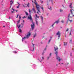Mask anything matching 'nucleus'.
<instances>
[{
  "instance_id": "nucleus-1",
  "label": "nucleus",
  "mask_w": 74,
  "mask_h": 74,
  "mask_svg": "<svg viewBox=\"0 0 74 74\" xmlns=\"http://www.w3.org/2000/svg\"><path fill=\"white\" fill-rule=\"evenodd\" d=\"M54 49L55 51L56 52L55 53V54L56 55V59H57L58 61H59V62H60L61 60V59H60V58L58 56V51H57V50L58 49V47L56 46L54 47Z\"/></svg>"
},
{
  "instance_id": "nucleus-2",
  "label": "nucleus",
  "mask_w": 74,
  "mask_h": 74,
  "mask_svg": "<svg viewBox=\"0 0 74 74\" xmlns=\"http://www.w3.org/2000/svg\"><path fill=\"white\" fill-rule=\"evenodd\" d=\"M30 16H28V19H30V21H31L32 24L31 25V30H33V29H34V26H35L34 25V23L33 22V19H32V17L31 16V15H30Z\"/></svg>"
},
{
  "instance_id": "nucleus-3",
  "label": "nucleus",
  "mask_w": 74,
  "mask_h": 74,
  "mask_svg": "<svg viewBox=\"0 0 74 74\" xmlns=\"http://www.w3.org/2000/svg\"><path fill=\"white\" fill-rule=\"evenodd\" d=\"M34 3L36 5V9L39 12H40V13H41V12H40V6L36 2V0H34Z\"/></svg>"
},
{
  "instance_id": "nucleus-4",
  "label": "nucleus",
  "mask_w": 74,
  "mask_h": 74,
  "mask_svg": "<svg viewBox=\"0 0 74 74\" xmlns=\"http://www.w3.org/2000/svg\"><path fill=\"white\" fill-rule=\"evenodd\" d=\"M74 8H72L71 10V14H69L68 16V17H70V18H72V16H74Z\"/></svg>"
},
{
  "instance_id": "nucleus-5",
  "label": "nucleus",
  "mask_w": 74,
  "mask_h": 74,
  "mask_svg": "<svg viewBox=\"0 0 74 74\" xmlns=\"http://www.w3.org/2000/svg\"><path fill=\"white\" fill-rule=\"evenodd\" d=\"M30 35H31V34L29 32L28 34H27V35L26 36V37H24L22 39V41H23V40H25L27 38H29V37H30Z\"/></svg>"
},
{
  "instance_id": "nucleus-6",
  "label": "nucleus",
  "mask_w": 74,
  "mask_h": 74,
  "mask_svg": "<svg viewBox=\"0 0 74 74\" xmlns=\"http://www.w3.org/2000/svg\"><path fill=\"white\" fill-rule=\"evenodd\" d=\"M60 34H60V31H58L56 33V35L58 36V38H59L60 37Z\"/></svg>"
},
{
  "instance_id": "nucleus-7",
  "label": "nucleus",
  "mask_w": 74,
  "mask_h": 74,
  "mask_svg": "<svg viewBox=\"0 0 74 74\" xmlns=\"http://www.w3.org/2000/svg\"><path fill=\"white\" fill-rule=\"evenodd\" d=\"M33 8L32 9V10L34 11V13H36V11L35 10V9H34V5H33Z\"/></svg>"
},
{
  "instance_id": "nucleus-8",
  "label": "nucleus",
  "mask_w": 74,
  "mask_h": 74,
  "mask_svg": "<svg viewBox=\"0 0 74 74\" xmlns=\"http://www.w3.org/2000/svg\"><path fill=\"white\" fill-rule=\"evenodd\" d=\"M35 16H36L35 19H37V18H40V17H39V16H37V14H35Z\"/></svg>"
},
{
  "instance_id": "nucleus-9",
  "label": "nucleus",
  "mask_w": 74,
  "mask_h": 74,
  "mask_svg": "<svg viewBox=\"0 0 74 74\" xmlns=\"http://www.w3.org/2000/svg\"><path fill=\"white\" fill-rule=\"evenodd\" d=\"M59 22V20H58L56 21L55 23H54V24H55V23H57L58 24V23Z\"/></svg>"
},
{
  "instance_id": "nucleus-10",
  "label": "nucleus",
  "mask_w": 74,
  "mask_h": 74,
  "mask_svg": "<svg viewBox=\"0 0 74 74\" xmlns=\"http://www.w3.org/2000/svg\"><path fill=\"white\" fill-rule=\"evenodd\" d=\"M32 44L33 45V51H34V44H33V42H32Z\"/></svg>"
},
{
  "instance_id": "nucleus-11",
  "label": "nucleus",
  "mask_w": 74,
  "mask_h": 74,
  "mask_svg": "<svg viewBox=\"0 0 74 74\" xmlns=\"http://www.w3.org/2000/svg\"><path fill=\"white\" fill-rule=\"evenodd\" d=\"M30 5V3H28L27 4V7H29V5Z\"/></svg>"
},
{
  "instance_id": "nucleus-12",
  "label": "nucleus",
  "mask_w": 74,
  "mask_h": 74,
  "mask_svg": "<svg viewBox=\"0 0 74 74\" xmlns=\"http://www.w3.org/2000/svg\"><path fill=\"white\" fill-rule=\"evenodd\" d=\"M40 18H41L42 19V22H43V17L42 16H40Z\"/></svg>"
},
{
  "instance_id": "nucleus-13",
  "label": "nucleus",
  "mask_w": 74,
  "mask_h": 74,
  "mask_svg": "<svg viewBox=\"0 0 74 74\" xmlns=\"http://www.w3.org/2000/svg\"><path fill=\"white\" fill-rule=\"evenodd\" d=\"M48 8L50 10H52V8L51 6L49 7Z\"/></svg>"
},
{
  "instance_id": "nucleus-14",
  "label": "nucleus",
  "mask_w": 74,
  "mask_h": 74,
  "mask_svg": "<svg viewBox=\"0 0 74 74\" xmlns=\"http://www.w3.org/2000/svg\"><path fill=\"white\" fill-rule=\"evenodd\" d=\"M64 46L66 45V46L67 45V42H64Z\"/></svg>"
},
{
  "instance_id": "nucleus-15",
  "label": "nucleus",
  "mask_w": 74,
  "mask_h": 74,
  "mask_svg": "<svg viewBox=\"0 0 74 74\" xmlns=\"http://www.w3.org/2000/svg\"><path fill=\"white\" fill-rule=\"evenodd\" d=\"M73 5L72 4V3H71V5H70L69 6V7H70V8H72V6H71V5Z\"/></svg>"
},
{
  "instance_id": "nucleus-16",
  "label": "nucleus",
  "mask_w": 74,
  "mask_h": 74,
  "mask_svg": "<svg viewBox=\"0 0 74 74\" xmlns=\"http://www.w3.org/2000/svg\"><path fill=\"white\" fill-rule=\"evenodd\" d=\"M36 35H37V34H36V33H35V34L34 36V37H35L36 36Z\"/></svg>"
},
{
  "instance_id": "nucleus-17",
  "label": "nucleus",
  "mask_w": 74,
  "mask_h": 74,
  "mask_svg": "<svg viewBox=\"0 0 74 74\" xmlns=\"http://www.w3.org/2000/svg\"><path fill=\"white\" fill-rule=\"evenodd\" d=\"M37 19H36V23L37 24V25H38V22H37Z\"/></svg>"
},
{
  "instance_id": "nucleus-18",
  "label": "nucleus",
  "mask_w": 74,
  "mask_h": 74,
  "mask_svg": "<svg viewBox=\"0 0 74 74\" xmlns=\"http://www.w3.org/2000/svg\"><path fill=\"white\" fill-rule=\"evenodd\" d=\"M19 32H20V33H21L22 32V30H21V29H19Z\"/></svg>"
},
{
  "instance_id": "nucleus-19",
  "label": "nucleus",
  "mask_w": 74,
  "mask_h": 74,
  "mask_svg": "<svg viewBox=\"0 0 74 74\" xmlns=\"http://www.w3.org/2000/svg\"><path fill=\"white\" fill-rule=\"evenodd\" d=\"M13 2H14V1H13L10 4H11V5L10 7V8H11V5H12V3H13Z\"/></svg>"
},
{
  "instance_id": "nucleus-20",
  "label": "nucleus",
  "mask_w": 74,
  "mask_h": 74,
  "mask_svg": "<svg viewBox=\"0 0 74 74\" xmlns=\"http://www.w3.org/2000/svg\"><path fill=\"white\" fill-rule=\"evenodd\" d=\"M25 14H26V15H29V13H27V12H26Z\"/></svg>"
},
{
  "instance_id": "nucleus-21",
  "label": "nucleus",
  "mask_w": 74,
  "mask_h": 74,
  "mask_svg": "<svg viewBox=\"0 0 74 74\" xmlns=\"http://www.w3.org/2000/svg\"><path fill=\"white\" fill-rule=\"evenodd\" d=\"M72 42V40L71 39L69 41V43H71Z\"/></svg>"
},
{
  "instance_id": "nucleus-22",
  "label": "nucleus",
  "mask_w": 74,
  "mask_h": 74,
  "mask_svg": "<svg viewBox=\"0 0 74 74\" xmlns=\"http://www.w3.org/2000/svg\"><path fill=\"white\" fill-rule=\"evenodd\" d=\"M20 20H18V21L17 22V23L18 24V23H20Z\"/></svg>"
},
{
  "instance_id": "nucleus-23",
  "label": "nucleus",
  "mask_w": 74,
  "mask_h": 74,
  "mask_svg": "<svg viewBox=\"0 0 74 74\" xmlns=\"http://www.w3.org/2000/svg\"><path fill=\"white\" fill-rule=\"evenodd\" d=\"M68 20H69V21L70 22H72V20H69V18H68Z\"/></svg>"
},
{
  "instance_id": "nucleus-24",
  "label": "nucleus",
  "mask_w": 74,
  "mask_h": 74,
  "mask_svg": "<svg viewBox=\"0 0 74 74\" xmlns=\"http://www.w3.org/2000/svg\"><path fill=\"white\" fill-rule=\"evenodd\" d=\"M19 5H18V6L16 7V8H19Z\"/></svg>"
},
{
  "instance_id": "nucleus-25",
  "label": "nucleus",
  "mask_w": 74,
  "mask_h": 74,
  "mask_svg": "<svg viewBox=\"0 0 74 74\" xmlns=\"http://www.w3.org/2000/svg\"><path fill=\"white\" fill-rule=\"evenodd\" d=\"M41 9H42V10L44 11V8L43 7H42L41 8Z\"/></svg>"
},
{
  "instance_id": "nucleus-26",
  "label": "nucleus",
  "mask_w": 74,
  "mask_h": 74,
  "mask_svg": "<svg viewBox=\"0 0 74 74\" xmlns=\"http://www.w3.org/2000/svg\"><path fill=\"white\" fill-rule=\"evenodd\" d=\"M21 25H19L18 26V28H19V27H21Z\"/></svg>"
},
{
  "instance_id": "nucleus-27",
  "label": "nucleus",
  "mask_w": 74,
  "mask_h": 74,
  "mask_svg": "<svg viewBox=\"0 0 74 74\" xmlns=\"http://www.w3.org/2000/svg\"><path fill=\"white\" fill-rule=\"evenodd\" d=\"M17 3L18 4V5H19V6H20V5H21V4H19V3H18V2H17Z\"/></svg>"
},
{
  "instance_id": "nucleus-28",
  "label": "nucleus",
  "mask_w": 74,
  "mask_h": 74,
  "mask_svg": "<svg viewBox=\"0 0 74 74\" xmlns=\"http://www.w3.org/2000/svg\"><path fill=\"white\" fill-rule=\"evenodd\" d=\"M60 12H63V10H60Z\"/></svg>"
},
{
  "instance_id": "nucleus-29",
  "label": "nucleus",
  "mask_w": 74,
  "mask_h": 74,
  "mask_svg": "<svg viewBox=\"0 0 74 74\" xmlns=\"http://www.w3.org/2000/svg\"><path fill=\"white\" fill-rule=\"evenodd\" d=\"M29 12L30 13L31 12V10L30 9H29Z\"/></svg>"
},
{
  "instance_id": "nucleus-30",
  "label": "nucleus",
  "mask_w": 74,
  "mask_h": 74,
  "mask_svg": "<svg viewBox=\"0 0 74 74\" xmlns=\"http://www.w3.org/2000/svg\"><path fill=\"white\" fill-rule=\"evenodd\" d=\"M42 59L43 60H44V58L43 57H42Z\"/></svg>"
},
{
  "instance_id": "nucleus-31",
  "label": "nucleus",
  "mask_w": 74,
  "mask_h": 74,
  "mask_svg": "<svg viewBox=\"0 0 74 74\" xmlns=\"http://www.w3.org/2000/svg\"><path fill=\"white\" fill-rule=\"evenodd\" d=\"M24 22L23 23V24L22 23H21V24L22 25V26H23L24 25Z\"/></svg>"
},
{
  "instance_id": "nucleus-32",
  "label": "nucleus",
  "mask_w": 74,
  "mask_h": 74,
  "mask_svg": "<svg viewBox=\"0 0 74 74\" xmlns=\"http://www.w3.org/2000/svg\"><path fill=\"white\" fill-rule=\"evenodd\" d=\"M51 39L49 40V41L48 43H49V42H50L51 41Z\"/></svg>"
},
{
  "instance_id": "nucleus-33",
  "label": "nucleus",
  "mask_w": 74,
  "mask_h": 74,
  "mask_svg": "<svg viewBox=\"0 0 74 74\" xmlns=\"http://www.w3.org/2000/svg\"><path fill=\"white\" fill-rule=\"evenodd\" d=\"M68 31H69V29L67 28V29L66 30V31L68 32Z\"/></svg>"
},
{
  "instance_id": "nucleus-34",
  "label": "nucleus",
  "mask_w": 74,
  "mask_h": 74,
  "mask_svg": "<svg viewBox=\"0 0 74 74\" xmlns=\"http://www.w3.org/2000/svg\"><path fill=\"white\" fill-rule=\"evenodd\" d=\"M52 55V53H50L49 54L50 56H51V55Z\"/></svg>"
},
{
  "instance_id": "nucleus-35",
  "label": "nucleus",
  "mask_w": 74,
  "mask_h": 74,
  "mask_svg": "<svg viewBox=\"0 0 74 74\" xmlns=\"http://www.w3.org/2000/svg\"><path fill=\"white\" fill-rule=\"evenodd\" d=\"M14 53H17V52H16V51H14Z\"/></svg>"
},
{
  "instance_id": "nucleus-36",
  "label": "nucleus",
  "mask_w": 74,
  "mask_h": 74,
  "mask_svg": "<svg viewBox=\"0 0 74 74\" xmlns=\"http://www.w3.org/2000/svg\"><path fill=\"white\" fill-rule=\"evenodd\" d=\"M70 35H71V31L70 32Z\"/></svg>"
},
{
  "instance_id": "nucleus-37",
  "label": "nucleus",
  "mask_w": 74,
  "mask_h": 74,
  "mask_svg": "<svg viewBox=\"0 0 74 74\" xmlns=\"http://www.w3.org/2000/svg\"><path fill=\"white\" fill-rule=\"evenodd\" d=\"M12 10L14 11H15V10L13 9V8H12Z\"/></svg>"
},
{
  "instance_id": "nucleus-38",
  "label": "nucleus",
  "mask_w": 74,
  "mask_h": 74,
  "mask_svg": "<svg viewBox=\"0 0 74 74\" xmlns=\"http://www.w3.org/2000/svg\"><path fill=\"white\" fill-rule=\"evenodd\" d=\"M19 15L18 14L17 16H16V18H18V16Z\"/></svg>"
},
{
  "instance_id": "nucleus-39",
  "label": "nucleus",
  "mask_w": 74,
  "mask_h": 74,
  "mask_svg": "<svg viewBox=\"0 0 74 74\" xmlns=\"http://www.w3.org/2000/svg\"><path fill=\"white\" fill-rule=\"evenodd\" d=\"M70 56H72V54L71 53L70 54Z\"/></svg>"
},
{
  "instance_id": "nucleus-40",
  "label": "nucleus",
  "mask_w": 74,
  "mask_h": 74,
  "mask_svg": "<svg viewBox=\"0 0 74 74\" xmlns=\"http://www.w3.org/2000/svg\"><path fill=\"white\" fill-rule=\"evenodd\" d=\"M23 19H24V18H25V16H24V17H23Z\"/></svg>"
},
{
  "instance_id": "nucleus-41",
  "label": "nucleus",
  "mask_w": 74,
  "mask_h": 74,
  "mask_svg": "<svg viewBox=\"0 0 74 74\" xmlns=\"http://www.w3.org/2000/svg\"><path fill=\"white\" fill-rule=\"evenodd\" d=\"M11 12H12V13H14V11H12Z\"/></svg>"
},
{
  "instance_id": "nucleus-42",
  "label": "nucleus",
  "mask_w": 74,
  "mask_h": 74,
  "mask_svg": "<svg viewBox=\"0 0 74 74\" xmlns=\"http://www.w3.org/2000/svg\"><path fill=\"white\" fill-rule=\"evenodd\" d=\"M53 25H54V24H53L52 25V27H53Z\"/></svg>"
},
{
  "instance_id": "nucleus-43",
  "label": "nucleus",
  "mask_w": 74,
  "mask_h": 74,
  "mask_svg": "<svg viewBox=\"0 0 74 74\" xmlns=\"http://www.w3.org/2000/svg\"><path fill=\"white\" fill-rule=\"evenodd\" d=\"M46 49H47V48H45V49H44V50L45 51V50H46Z\"/></svg>"
},
{
  "instance_id": "nucleus-44",
  "label": "nucleus",
  "mask_w": 74,
  "mask_h": 74,
  "mask_svg": "<svg viewBox=\"0 0 74 74\" xmlns=\"http://www.w3.org/2000/svg\"><path fill=\"white\" fill-rule=\"evenodd\" d=\"M62 23H63V22H64V21H63L62 20Z\"/></svg>"
},
{
  "instance_id": "nucleus-45",
  "label": "nucleus",
  "mask_w": 74,
  "mask_h": 74,
  "mask_svg": "<svg viewBox=\"0 0 74 74\" xmlns=\"http://www.w3.org/2000/svg\"><path fill=\"white\" fill-rule=\"evenodd\" d=\"M19 18H20V19H21V16H19Z\"/></svg>"
},
{
  "instance_id": "nucleus-46",
  "label": "nucleus",
  "mask_w": 74,
  "mask_h": 74,
  "mask_svg": "<svg viewBox=\"0 0 74 74\" xmlns=\"http://www.w3.org/2000/svg\"><path fill=\"white\" fill-rule=\"evenodd\" d=\"M37 13L38 14H39V13H38V12H37Z\"/></svg>"
},
{
  "instance_id": "nucleus-47",
  "label": "nucleus",
  "mask_w": 74,
  "mask_h": 74,
  "mask_svg": "<svg viewBox=\"0 0 74 74\" xmlns=\"http://www.w3.org/2000/svg\"><path fill=\"white\" fill-rule=\"evenodd\" d=\"M11 3V2H12V0H11V1H10Z\"/></svg>"
},
{
  "instance_id": "nucleus-48",
  "label": "nucleus",
  "mask_w": 74,
  "mask_h": 74,
  "mask_svg": "<svg viewBox=\"0 0 74 74\" xmlns=\"http://www.w3.org/2000/svg\"><path fill=\"white\" fill-rule=\"evenodd\" d=\"M49 57H48L47 58L48 59H49Z\"/></svg>"
},
{
  "instance_id": "nucleus-49",
  "label": "nucleus",
  "mask_w": 74,
  "mask_h": 74,
  "mask_svg": "<svg viewBox=\"0 0 74 74\" xmlns=\"http://www.w3.org/2000/svg\"><path fill=\"white\" fill-rule=\"evenodd\" d=\"M23 26H21V28H22V27H23Z\"/></svg>"
},
{
  "instance_id": "nucleus-50",
  "label": "nucleus",
  "mask_w": 74,
  "mask_h": 74,
  "mask_svg": "<svg viewBox=\"0 0 74 74\" xmlns=\"http://www.w3.org/2000/svg\"><path fill=\"white\" fill-rule=\"evenodd\" d=\"M41 2L42 3H43V1H41Z\"/></svg>"
},
{
  "instance_id": "nucleus-51",
  "label": "nucleus",
  "mask_w": 74,
  "mask_h": 74,
  "mask_svg": "<svg viewBox=\"0 0 74 74\" xmlns=\"http://www.w3.org/2000/svg\"><path fill=\"white\" fill-rule=\"evenodd\" d=\"M15 11H16V12H18L17 10H16Z\"/></svg>"
},
{
  "instance_id": "nucleus-52",
  "label": "nucleus",
  "mask_w": 74,
  "mask_h": 74,
  "mask_svg": "<svg viewBox=\"0 0 74 74\" xmlns=\"http://www.w3.org/2000/svg\"><path fill=\"white\" fill-rule=\"evenodd\" d=\"M9 18L10 19H11V18H10V17H9Z\"/></svg>"
},
{
  "instance_id": "nucleus-53",
  "label": "nucleus",
  "mask_w": 74,
  "mask_h": 74,
  "mask_svg": "<svg viewBox=\"0 0 74 74\" xmlns=\"http://www.w3.org/2000/svg\"><path fill=\"white\" fill-rule=\"evenodd\" d=\"M68 21H67V23H68Z\"/></svg>"
},
{
  "instance_id": "nucleus-54",
  "label": "nucleus",
  "mask_w": 74,
  "mask_h": 74,
  "mask_svg": "<svg viewBox=\"0 0 74 74\" xmlns=\"http://www.w3.org/2000/svg\"><path fill=\"white\" fill-rule=\"evenodd\" d=\"M32 3H33V0H32Z\"/></svg>"
},
{
  "instance_id": "nucleus-55",
  "label": "nucleus",
  "mask_w": 74,
  "mask_h": 74,
  "mask_svg": "<svg viewBox=\"0 0 74 74\" xmlns=\"http://www.w3.org/2000/svg\"><path fill=\"white\" fill-rule=\"evenodd\" d=\"M3 27H5V26H3Z\"/></svg>"
},
{
  "instance_id": "nucleus-56",
  "label": "nucleus",
  "mask_w": 74,
  "mask_h": 74,
  "mask_svg": "<svg viewBox=\"0 0 74 74\" xmlns=\"http://www.w3.org/2000/svg\"><path fill=\"white\" fill-rule=\"evenodd\" d=\"M23 22H25V21L24 20H23Z\"/></svg>"
},
{
  "instance_id": "nucleus-57",
  "label": "nucleus",
  "mask_w": 74,
  "mask_h": 74,
  "mask_svg": "<svg viewBox=\"0 0 74 74\" xmlns=\"http://www.w3.org/2000/svg\"><path fill=\"white\" fill-rule=\"evenodd\" d=\"M61 64H63V63H61Z\"/></svg>"
},
{
  "instance_id": "nucleus-58",
  "label": "nucleus",
  "mask_w": 74,
  "mask_h": 74,
  "mask_svg": "<svg viewBox=\"0 0 74 74\" xmlns=\"http://www.w3.org/2000/svg\"><path fill=\"white\" fill-rule=\"evenodd\" d=\"M42 55H44V53H42Z\"/></svg>"
},
{
  "instance_id": "nucleus-59",
  "label": "nucleus",
  "mask_w": 74,
  "mask_h": 74,
  "mask_svg": "<svg viewBox=\"0 0 74 74\" xmlns=\"http://www.w3.org/2000/svg\"><path fill=\"white\" fill-rule=\"evenodd\" d=\"M65 37H66V35H65Z\"/></svg>"
},
{
  "instance_id": "nucleus-60",
  "label": "nucleus",
  "mask_w": 74,
  "mask_h": 74,
  "mask_svg": "<svg viewBox=\"0 0 74 74\" xmlns=\"http://www.w3.org/2000/svg\"><path fill=\"white\" fill-rule=\"evenodd\" d=\"M50 38H52V37H51Z\"/></svg>"
},
{
  "instance_id": "nucleus-61",
  "label": "nucleus",
  "mask_w": 74,
  "mask_h": 74,
  "mask_svg": "<svg viewBox=\"0 0 74 74\" xmlns=\"http://www.w3.org/2000/svg\"><path fill=\"white\" fill-rule=\"evenodd\" d=\"M69 64V63H68L67 64Z\"/></svg>"
},
{
  "instance_id": "nucleus-62",
  "label": "nucleus",
  "mask_w": 74,
  "mask_h": 74,
  "mask_svg": "<svg viewBox=\"0 0 74 74\" xmlns=\"http://www.w3.org/2000/svg\"><path fill=\"white\" fill-rule=\"evenodd\" d=\"M24 1H25V0H24Z\"/></svg>"
},
{
  "instance_id": "nucleus-63",
  "label": "nucleus",
  "mask_w": 74,
  "mask_h": 74,
  "mask_svg": "<svg viewBox=\"0 0 74 74\" xmlns=\"http://www.w3.org/2000/svg\"><path fill=\"white\" fill-rule=\"evenodd\" d=\"M38 60H39V58L38 59Z\"/></svg>"
},
{
  "instance_id": "nucleus-64",
  "label": "nucleus",
  "mask_w": 74,
  "mask_h": 74,
  "mask_svg": "<svg viewBox=\"0 0 74 74\" xmlns=\"http://www.w3.org/2000/svg\"><path fill=\"white\" fill-rule=\"evenodd\" d=\"M23 7H25V6H23Z\"/></svg>"
}]
</instances>
